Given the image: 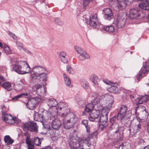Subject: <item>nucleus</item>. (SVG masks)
<instances>
[{
  "label": "nucleus",
  "mask_w": 149,
  "mask_h": 149,
  "mask_svg": "<svg viewBox=\"0 0 149 149\" xmlns=\"http://www.w3.org/2000/svg\"><path fill=\"white\" fill-rule=\"evenodd\" d=\"M114 100V97L112 96L105 94L100 96L97 100V104H102L101 108H100L99 110H101L102 115L99 120L100 123V127L102 130L106 129L108 124V113L111 108Z\"/></svg>",
  "instance_id": "nucleus-1"
},
{
  "label": "nucleus",
  "mask_w": 149,
  "mask_h": 149,
  "mask_svg": "<svg viewBox=\"0 0 149 149\" xmlns=\"http://www.w3.org/2000/svg\"><path fill=\"white\" fill-rule=\"evenodd\" d=\"M70 119L64 118L63 120L64 127L66 129H69L72 128L76 123V118L75 116L72 113L69 115Z\"/></svg>",
  "instance_id": "nucleus-2"
},
{
  "label": "nucleus",
  "mask_w": 149,
  "mask_h": 149,
  "mask_svg": "<svg viewBox=\"0 0 149 149\" xmlns=\"http://www.w3.org/2000/svg\"><path fill=\"white\" fill-rule=\"evenodd\" d=\"M84 142V140L78 137L72 136L70 138L69 143L71 149H80V146Z\"/></svg>",
  "instance_id": "nucleus-3"
},
{
  "label": "nucleus",
  "mask_w": 149,
  "mask_h": 149,
  "mask_svg": "<svg viewBox=\"0 0 149 149\" xmlns=\"http://www.w3.org/2000/svg\"><path fill=\"white\" fill-rule=\"evenodd\" d=\"M133 127L129 129L130 136H132L139 132L141 128V125L140 122L137 119L134 120L131 122Z\"/></svg>",
  "instance_id": "nucleus-4"
},
{
  "label": "nucleus",
  "mask_w": 149,
  "mask_h": 149,
  "mask_svg": "<svg viewBox=\"0 0 149 149\" xmlns=\"http://www.w3.org/2000/svg\"><path fill=\"white\" fill-rule=\"evenodd\" d=\"M45 72H46V70L44 68L38 66L33 68L30 73L32 78L35 79H38L39 75Z\"/></svg>",
  "instance_id": "nucleus-5"
},
{
  "label": "nucleus",
  "mask_w": 149,
  "mask_h": 149,
  "mask_svg": "<svg viewBox=\"0 0 149 149\" xmlns=\"http://www.w3.org/2000/svg\"><path fill=\"white\" fill-rule=\"evenodd\" d=\"M22 128L25 131L28 130L32 132H38L37 124L34 122H29L24 124L22 125Z\"/></svg>",
  "instance_id": "nucleus-6"
},
{
  "label": "nucleus",
  "mask_w": 149,
  "mask_h": 149,
  "mask_svg": "<svg viewBox=\"0 0 149 149\" xmlns=\"http://www.w3.org/2000/svg\"><path fill=\"white\" fill-rule=\"evenodd\" d=\"M126 19L124 15L121 14H118L115 22L117 27L119 28H123L125 24Z\"/></svg>",
  "instance_id": "nucleus-7"
},
{
  "label": "nucleus",
  "mask_w": 149,
  "mask_h": 149,
  "mask_svg": "<svg viewBox=\"0 0 149 149\" xmlns=\"http://www.w3.org/2000/svg\"><path fill=\"white\" fill-rule=\"evenodd\" d=\"M132 115L131 112L128 111L127 115L124 116H121L120 118H117L118 120H120L122 124L127 127H129L130 126L131 121L129 119Z\"/></svg>",
  "instance_id": "nucleus-8"
},
{
  "label": "nucleus",
  "mask_w": 149,
  "mask_h": 149,
  "mask_svg": "<svg viewBox=\"0 0 149 149\" xmlns=\"http://www.w3.org/2000/svg\"><path fill=\"white\" fill-rule=\"evenodd\" d=\"M86 22L89 24L92 27L94 28L96 27L98 23L97 15L95 14L91 15L90 17L89 20H86Z\"/></svg>",
  "instance_id": "nucleus-9"
},
{
  "label": "nucleus",
  "mask_w": 149,
  "mask_h": 149,
  "mask_svg": "<svg viewBox=\"0 0 149 149\" xmlns=\"http://www.w3.org/2000/svg\"><path fill=\"white\" fill-rule=\"evenodd\" d=\"M55 116L51 115L49 116L50 120H52V127L55 130L58 129L61 126L62 124L60 120L58 118H56Z\"/></svg>",
  "instance_id": "nucleus-10"
},
{
  "label": "nucleus",
  "mask_w": 149,
  "mask_h": 149,
  "mask_svg": "<svg viewBox=\"0 0 149 149\" xmlns=\"http://www.w3.org/2000/svg\"><path fill=\"white\" fill-rule=\"evenodd\" d=\"M95 143V142L94 141L93 138L89 139V140L87 142H85L84 140L83 142L81 144L80 149H90V146L91 145H94Z\"/></svg>",
  "instance_id": "nucleus-11"
},
{
  "label": "nucleus",
  "mask_w": 149,
  "mask_h": 149,
  "mask_svg": "<svg viewBox=\"0 0 149 149\" xmlns=\"http://www.w3.org/2000/svg\"><path fill=\"white\" fill-rule=\"evenodd\" d=\"M3 120L7 123L13 124L15 123L16 118L13 117L11 115L6 114L3 116Z\"/></svg>",
  "instance_id": "nucleus-12"
},
{
  "label": "nucleus",
  "mask_w": 149,
  "mask_h": 149,
  "mask_svg": "<svg viewBox=\"0 0 149 149\" xmlns=\"http://www.w3.org/2000/svg\"><path fill=\"white\" fill-rule=\"evenodd\" d=\"M139 11L137 8L131 9L130 11L129 16L131 19H140Z\"/></svg>",
  "instance_id": "nucleus-13"
},
{
  "label": "nucleus",
  "mask_w": 149,
  "mask_h": 149,
  "mask_svg": "<svg viewBox=\"0 0 149 149\" xmlns=\"http://www.w3.org/2000/svg\"><path fill=\"white\" fill-rule=\"evenodd\" d=\"M22 63L23 66L22 67L21 74H24L30 72V67L28 63L25 61H22Z\"/></svg>",
  "instance_id": "nucleus-14"
},
{
  "label": "nucleus",
  "mask_w": 149,
  "mask_h": 149,
  "mask_svg": "<svg viewBox=\"0 0 149 149\" xmlns=\"http://www.w3.org/2000/svg\"><path fill=\"white\" fill-rule=\"evenodd\" d=\"M100 114V112L99 110H93L90 113L89 119L90 120L93 121L97 118Z\"/></svg>",
  "instance_id": "nucleus-15"
},
{
  "label": "nucleus",
  "mask_w": 149,
  "mask_h": 149,
  "mask_svg": "<svg viewBox=\"0 0 149 149\" xmlns=\"http://www.w3.org/2000/svg\"><path fill=\"white\" fill-rule=\"evenodd\" d=\"M104 14V18L105 19L110 20L113 17V13L110 8H106L103 10Z\"/></svg>",
  "instance_id": "nucleus-16"
},
{
  "label": "nucleus",
  "mask_w": 149,
  "mask_h": 149,
  "mask_svg": "<svg viewBox=\"0 0 149 149\" xmlns=\"http://www.w3.org/2000/svg\"><path fill=\"white\" fill-rule=\"evenodd\" d=\"M127 107L125 105H122L120 108V111L117 115V118H120L121 116H124L127 115Z\"/></svg>",
  "instance_id": "nucleus-17"
},
{
  "label": "nucleus",
  "mask_w": 149,
  "mask_h": 149,
  "mask_svg": "<svg viewBox=\"0 0 149 149\" xmlns=\"http://www.w3.org/2000/svg\"><path fill=\"white\" fill-rule=\"evenodd\" d=\"M22 61L16 62L15 64L12 65V70L19 74H21Z\"/></svg>",
  "instance_id": "nucleus-18"
},
{
  "label": "nucleus",
  "mask_w": 149,
  "mask_h": 149,
  "mask_svg": "<svg viewBox=\"0 0 149 149\" xmlns=\"http://www.w3.org/2000/svg\"><path fill=\"white\" fill-rule=\"evenodd\" d=\"M149 96L148 95L142 96L136 98V100L138 102L136 104L138 105L139 104H142L143 103L146 102L149 100Z\"/></svg>",
  "instance_id": "nucleus-19"
},
{
  "label": "nucleus",
  "mask_w": 149,
  "mask_h": 149,
  "mask_svg": "<svg viewBox=\"0 0 149 149\" xmlns=\"http://www.w3.org/2000/svg\"><path fill=\"white\" fill-rule=\"evenodd\" d=\"M143 2L139 4V6L146 10H149V0H143Z\"/></svg>",
  "instance_id": "nucleus-20"
},
{
  "label": "nucleus",
  "mask_w": 149,
  "mask_h": 149,
  "mask_svg": "<svg viewBox=\"0 0 149 149\" xmlns=\"http://www.w3.org/2000/svg\"><path fill=\"white\" fill-rule=\"evenodd\" d=\"M78 56L79 59L80 61H83L86 59H88L90 58V56L89 54L85 51L79 54Z\"/></svg>",
  "instance_id": "nucleus-21"
},
{
  "label": "nucleus",
  "mask_w": 149,
  "mask_h": 149,
  "mask_svg": "<svg viewBox=\"0 0 149 149\" xmlns=\"http://www.w3.org/2000/svg\"><path fill=\"white\" fill-rule=\"evenodd\" d=\"M59 58L61 61L64 63H67L68 62V60L66 58V54L64 52H60L59 54Z\"/></svg>",
  "instance_id": "nucleus-22"
},
{
  "label": "nucleus",
  "mask_w": 149,
  "mask_h": 149,
  "mask_svg": "<svg viewBox=\"0 0 149 149\" xmlns=\"http://www.w3.org/2000/svg\"><path fill=\"white\" fill-rule=\"evenodd\" d=\"M115 30L114 27L112 25L110 26H105L102 28V30L103 31H105L109 33L113 32Z\"/></svg>",
  "instance_id": "nucleus-23"
},
{
  "label": "nucleus",
  "mask_w": 149,
  "mask_h": 149,
  "mask_svg": "<svg viewBox=\"0 0 149 149\" xmlns=\"http://www.w3.org/2000/svg\"><path fill=\"white\" fill-rule=\"evenodd\" d=\"M149 71V61H147L144 64L143 66L141 68V71L143 74H145Z\"/></svg>",
  "instance_id": "nucleus-24"
},
{
  "label": "nucleus",
  "mask_w": 149,
  "mask_h": 149,
  "mask_svg": "<svg viewBox=\"0 0 149 149\" xmlns=\"http://www.w3.org/2000/svg\"><path fill=\"white\" fill-rule=\"evenodd\" d=\"M37 104L34 103L29 98L26 105L29 109L33 110L34 109Z\"/></svg>",
  "instance_id": "nucleus-25"
},
{
  "label": "nucleus",
  "mask_w": 149,
  "mask_h": 149,
  "mask_svg": "<svg viewBox=\"0 0 149 149\" xmlns=\"http://www.w3.org/2000/svg\"><path fill=\"white\" fill-rule=\"evenodd\" d=\"M118 129V125L117 123H112L109 127V130H113V131H115V134H117Z\"/></svg>",
  "instance_id": "nucleus-26"
},
{
  "label": "nucleus",
  "mask_w": 149,
  "mask_h": 149,
  "mask_svg": "<svg viewBox=\"0 0 149 149\" xmlns=\"http://www.w3.org/2000/svg\"><path fill=\"white\" fill-rule=\"evenodd\" d=\"M29 97L34 103L37 104L38 102H41V98L39 96L35 97H31L29 94L28 96Z\"/></svg>",
  "instance_id": "nucleus-27"
},
{
  "label": "nucleus",
  "mask_w": 149,
  "mask_h": 149,
  "mask_svg": "<svg viewBox=\"0 0 149 149\" xmlns=\"http://www.w3.org/2000/svg\"><path fill=\"white\" fill-rule=\"evenodd\" d=\"M48 105L50 107H55L57 104L56 100L53 98L49 99L47 102Z\"/></svg>",
  "instance_id": "nucleus-28"
},
{
  "label": "nucleus",
  "mask_w": 149,
  "mask_h": 149,
  "mask_svg": "<svg viewBox=\"0 0 149 149\" xmlns=\"http://www.w3.org/2000/svg\"><path fill=\"white\" fill-rule=\"evenodd\" d=\"M115 86H111V87L109 88L108 91L111 93H118V89L116 86L117 84H115Z\"/></svg>",
  "instance_id": "nucleus-29"
},
{
  "label": "nucleus",
  "mask_w": 149,
  "mask_h": 149,
  "mask_svg": "<svg viewBox=\"0 0 149 149\" xmlns=\"http://www.w3.org/2000/svg\"><path fill=\"white\" fill-rule=\"evenodd\" d=\"M1 86L8 91H10L12 89L10 83L9 82H5L1 84Z\"/></svg>",
  "instance_id": "nucleus-30"
},
{
  "label": "nucleus",
  "mask_w": 149,
  "mask_h": 149,
  "mask_svg": "<svg viewBox=\"0 0 149 149\" xmlns=\"http://www.w3.org/2000/svg\"><path fill=\"white\" fill-rule=\"evenodd\" d=\"M25 136L26 138V143L27 145L33 144V143L31 142V139L30 138V135L27 132H26L24 133Z\"/></svg>",
  "instance_id": "nucleus-31"
},
{
  "label": "nucleus",
  "mask_w": 149,
  "mask_h": 149,
  "mask_svg": "<svg viewBox=\"0 0 149 149\" xmlns=\"http://www.w3.org/2000/svg\"><path fill=\"white\" fill-rule=\"evenodd\" d=\"M5 142L8 145L11 144L14 141L9 136L7 135L4 138Z\"/></svg>",
  "instance_id": "nucleus-32"
},
{
  "label": "nucleus",
  "mask_w": 149,
  "mask_h": 149,
  "mask_svg": "<svg viewBox=\"0 0 149 149\" xmlns=\"http://www.w3.org/2000/svg\"><path fill=\"white\" fill-rule=\"evenodd\" d=\"M41 74L38 76V78H39L40 81H47V71Z\"/></svg>",
  "instance_id": "nucleus-33"
},
{
  "label": "nucleus",
  "mask_w": 149,
  "mask_h": 149,
  "mask_svg": "<svg viewBox=\"0 0 149 149\" xmlns=\"http://www.w3.org/2000/svg\"><path fill=\"white\" fill-rule=\"evenodd\" d=\"M68 106V104L64 102H60L58 104V109L60 110H65V108Z\"/></svg>",
  "instance_id": "nucleus-34"
},
{
  "label": "nucleus",
  "mask_w": 149,
  "mask_h": 149,
  "mask_svg": "<svg viewBox=\"0 0 149 149\" xmlns=\"http://www.w3.org/2000/svg\"><path fill=\"white\" fill-rule=\"evenodd\" d=\"M36 92L38 95L40 96H43L46 95V91L44 88L38 89Z\"/></svg>",
  "instance_id": "nucleus-35"
},
{
  "label": "nucleus",
  "mask_w": 149,
  "mask_h": 149,
  "mask_svg": "<svg viewBox=\"0 0 149 149\" xmlns=\"http://www.w3.org/2000/svg\"><path fill=\"white\" fill-rule=\"evenodd\" d=\"M34 119H36V120L40 121L43 120L44 119V116L41 114L36 113L34 115Z\"/></svg>",
  "instance_id": "nucleus-36"
},
{
  "label": "nucleus",
  "mask_w": 149,
  "mask_h": 149,
  "mask_svg": "<svg viewBox=\"0 0 149 149\" xmlns=\"http://www.w3.org/2000/svg\"><path fill=\"white\" fill-rule=\"evenodd\" d=\"M61 111H62L61 115L63 117L66 116L70 111L68 106L65 108L64 110H61Z\"/></svg>",
  "instance_id": "nucleus-37"
},
{
  "label": "nucleus",
  "mask_w": 149,
  "mask_h": 149,
  "mask_svg": "<svg viewBox=\"0 0 149 149\" xmlns=\"http://www.w3.org/2000/svg\"><path fill=\"white\" fill-rule=\"evenodd\" d=\"M94 107V105L91 103H88L86 106L85 110L86 111H90Z\"/></svg>",
  "instance_id": "nucleus-38"
},
{
  "label": "nucleus",
  "mask_w": 149,
  "mask_h": 149,
  "mask_svg": "<svg viewBox=\"0 0 149 149\" xmlns=\"http://www.w3.org/2000/svg\"><path fill=\"white\" fill-rule=\"evenodd\" d=\"M64 77L65 83L67 86H69L71 84V81L69 78L67 77V75L65 74H63Z\"/></svg>",
  "instance_id": "nucleus-39"
},
{
  "label": "nucleus",
  "mask_w": 149,
  "mask_h": 149,
  "mask_svg": "<svg viewBox=\"0 0 149 149\" xmlns=\"http://www.w3.org/2000/svg\"><path fill=\"white\" fill-rule=\"evenodd\" d=\"M29 95L28 93H22L17 96H15V97H13L12 99V100L15 101L17 100L19 98H20V97H23L24 96H28Z\"/></svg>",
  "instance_id": "nucleus-40"
},
{
  "label": "nucleus",
  "mask_w": 149,
  "mask_h": 149,
  "mask_svg": "<svg viewBox=\"0 0 149 149\" xmlns=\"http://www.w3.org/2000/svg\"><path fill=\"white\" fill-rule=\"evenodd\" d=\"M88 121L87 120H83L81 123V124L85 126L87 132L90 131V128L88 126Z\"/></svg>",
  "instance_id": "nucleus-41"
},
{
  "label": "nucleus",
  "mask_w": 149,
  "mask_h": 149,
  "mask_svg": "<svg viewBox=\"0 0 149 149\" xmlns=\"http://www.w3.org/2000/svg\"><path fill=\"white\" fill-rule=\"evenodd\" d=\"M91 80L96 85H98L99 80L97 77L95 75L93 76Z\"/></svg>",
  "instance_id": "nucleus-42"
},
{
  "label": "nucleus",
  "mask_w": 149,
  "mask_h": 149,
  "mask_svg": "<svg viewBox=\"0 0 149 149\" xmlns=\"http://www.w3.org/2000/svg\"><path fill=\"white\" fill-rule=\"evenodd\" d=\"M81 84L84 88L85 89H88L89 88V84L86 81H81Z\"/></svg>",
  "instance_id": "nucleus-43"
},
{
  "label": "nucleus",
  "mask_w": 149,
  "mask_h": 149,
  "mask_svg": "<svg viewBox=\"0 0 149 149\" xmlns=\"http://www.w3.org/2000/svg\"><path fill=\"white\" fill-rule=\"evenodd\" d=\"M4 50L5 53L7 54H9L11 53V51L9 47L6 44L4 45Z\"/></svg>",
  "instance_id": "nucleus-44"
},
{
  "label": "nucleus",
  "mask_w": 149,
  "mask_h": 149,
  "mask_svg": "<svg viewBox=\"0 0 149 149\" xmlns=\"http://www.w3.org/2000/svg\"><path fill=\"white\" fill-rule=\"evenodd\" d=\"M125 3L123 2L118 1V4L117 7L120 10H121L124 8L125 7Z\"/></svg>",
  "instance_id": "nucleus-45"
},
{
  "label": "nucleus",
  "mask_w": 149,
  "mask_h": 149,
  "mask_svg": "<svg viewBox=\"0 0 149 149\" xmlns=\"http://www.w3.org/2000/svg\"><path fill=\"white\" fill-rule=\"evenodd\" d=\"M34 142L35 144L36 145L38 146L41 143V139L37 137H35L34 138Z\"/></svg>",
  "instance_id": "nucleus-46"
},
{
  "label": "nucleus",
  "mask_w": 149,
  "mask_h": 149,
  "mask_svg": "<svg viewBox=\"0 0 149 149\" xmlns=\"http://www.w3.org/2000/svg\"><path fill=\"white\" fill-rule=\"evenodd\" d=\"M67 70L71 74H73L74 73V71L73 68H72L70 65H68L67 67Z\"/></svg>",
  "instance_id": "nucleus-47"
},
{
  "label": "nucleus",
  "mask_w": 149,
  "mask_h": 149,
  "mask_svg": "<svg viewBox=\"0 0 149 149\" xmlns=\"http://www.w3.org/2000/svg\"><path fill=\"white\" fill-rule=\"evenodd\" d=\"M74 49L77 53L79 54H81L83 52L85 51L84 50L82 49L81 48L77 46L74 47Z\"/></svg>",
  "instance_id": "nucleus-48"
},
{
  "label": "nucleus",
  "mask_w": 149,
  "mask_h": 149,
  "mask_svg": "<svg viewBox=\"0 0 149 149\" xmlns=\"http://www.w3.org/2000/svg\"><path fill=\"white\" fill-rule=\"evenodd\" d=\"M42 88L40 84L36 85L33 86V90L36 91V92L38 91V89H40Z\"/></svg>",
  "instance_id": "nucleus-49"
},
{
  "label": "nucleus",
  "mask_w": 149,
  "mask_h": 149,
  "mask_svg": "<svg viewBox=\"0 0 149 149\" xmlns=\"http://www.w3.org/2000/svg\"><path fill=\"white\" fill-rule=\"evenodd\" d=\"M115 134H112L111 135H110L107 138L108 140H112L113 139H115L116 138H117L118 136V134H115V133H114Z\"/></svg>",
  "instance_id": "nucleus-50"
},
{
  "label": "nucleus",
  "mask_w": 149,
  "mask_h": 149,
  "mask_svg": "<svg viewBox=\"0 0 149 149\" xmlns=\"http://www.w3.org/2000/svg\"><path fill=\"white\" fill-rule=\"evenodd\" d=\"M124 130L125 128L123 127H118V132H117L118 135V133L123 134Z\"/></svg>",
  "instance_id": "nucleus-51"
},
{
  "label": "nucleus",
  "mask_w": 149,
  "mask_h": 149,
  "mask_svg": "<svg viewBox=\"0 0 149 149\" xmlns=\"http://www.w3.org/2000/svg\"><path fill=\"white\" fill-rule=\"evenodd\" d=\"M91 1H89L88 0H83V6L84 7H86L87 6L90 2Z\"/></svg>",
  "instance_id": "nucleus-52"
},
{
  "label": "nucleus",
  "mask_w": 149,
  "mask_h": 149,
  "mask_svg": "<svg viewBox=\"0 0 149 149\" xmlns=\"http://www.w3.org/2000/svg\"><path fill=\"white\" fill-rule=\"evenodd\" d=\"M15 88H16V90L17 91H19L22 89V85L20 84L16 85L15 86Z\"/></svg>",
  "instance_id": "nucleus-53"
},
{
  "label": "nucleus",
  "mask_w": 149,
  "mask_h": 149,
  "mask_svg": "<svg viewBox=\"0 0 149 149\" xmlns=\"http://www.w3.org/2000/svg\"><path fill=\"white\" fill-rule=\"evenodd\" d=\"M55 22L59 25H62V23L60 20V19L58 18L56 19L55 20Z\"/></svg>",
  "instance_id": "nucleus-54"
},
{
  "label": "nucleus",
  "mask_w": 149,
  "mask_h": 149,
  "mask_svg": "<svg viewBox=\"0 0 149 149\" xmlns=\"http://www.w3.org/2000/svg\"><path fill=\"white\" fill-rule=\"evenodd\" d=\"M125 3L127 5H130L133 0H124Z\"/></svg>",
  "instance_id": "nucleus-55"
},
{
  "label": "nucleus",
  "mask_w": 149,
  "mask_h": 149,
  "mask_svg": "<svg viewBox=\"0 0 149 149\" xmlns=\"http://www.w3.org/2000/svg\"><path fill=\"white\" fill-rule=\"evenodd\" d=\"M145 143V141L143 140L142 139H140L138 141V144L139 145H144Z\"/></svg>",
  "instance_id": "nucleus-56"
},
{
  "label": "nucleus",
  "mask_w": 149,
  "mask_h": 149,
  "mask_svg": "<svg viewBox=\"0 0 149 149\" xmlns=\"http://www.w3.org/2000/svg\"><path fill=\"white\" fill-rule=\"evenodd\" d=\"M9 34L10 36L12 37L14 39L16 40L17 39V36L11 32H9Z\"/></svg>",
  "instance_id": "nucleus-57"
},
{
  "label": "nucleus",
  "mask_w": 149,
  "mask_h": 149,
  "mask_svg": "<svg viewBox=\"0 0 149 149\" xmlns=\"http://www.w3.org/2000/svg\"><path fill=\"white\" fill-rule=\"evenodd\" d=\"M92 97L94 98V100H95L97 99L98 95L96 93H93L92 95Z\"/></svg>",
  "instance_id": "nucleus-58"
},
{
  "label": "nucleus",
  "mask_w": 149,
  "mask_h": 149,
  "mask_svg": "<svg viewBox=\"0 0 149 149\" xmlns=\"http://www.w3.org/2000/svg\"><path fill=\"white\" fill-rule=\"evenodd\" d=\"M17 44L18 47H21V48H22L24 50L25 48L23 47V44L22 43H20L18 42H17Z\"/></svg>",
  "instance_id": "nucleus-59"
},
{
  "label": "nucleus",
  "mask_w": 149,
  "mask_h": 149,
  "mask_svg": "<svg viewBox=\"0 0 149 149\" xmlns=\"http://www.w3.org/2000/svg\"><path fill=\"white\" fill-rule=\"evenodd\" d=\"M116 119V118L115 116L111 118L110 119V122L111 123H117L116 122H115Z\"/></svg>",
  "instance_id": "nucleus-60"
},
{
  "label": "nucleus",
  "mask_w": 149,
  "mask_h": 149,
  "mask_svg": "<svg viewBox=\"0 0 149 149\" xmlns=\"http://www.w3.org/2000/svg\"><path fill=\"white\" fill-rule=\"evenodd\" d=\"M28 147V149H34V146L33 144L27 145Z\"/></svg>",
  "instance_id": "nucleus-61"
},
{
  "label": "nucleus",
  "mask_w": 149,
  "mask_h": 149,
  "mask_svg": "<svg viewBox=\"0 0 149 149\" xmlns=\"http://www.w3.org/2000/svg\"><path fill=\"white\" fill-rule=\"evenodd\" d=\"M103 81L108 85L111 84V81L107 80H103Z\"/></svg>",
  "instance_id": "nucleus-62"
},
{
  "label": "nucleus",
  "mask_w": 149,
  "mask_h": 149,
  "mask_svg": "<svg viewBox=\"0 0 149 149\" xmlns=\"http://www.w3.org/2000/svg\"><path fill=\"white\" fill-rule=\"evenodd\" d=\"M4 81L3 77L1 75H0V85H1V83Z\"/></svg>",
  "instance_id": "nucleus-63"
},
{
  "label": "nucleus",
  "mask_w": 149,
  "mask_h": 149,
  "mask_svg": "<svg viewBox=\"0 0 149 149\" xmlns=\"http://www.w3.org/2000/svg\"><path fill=\"white\" fill-rule=\"evenodd\" d=\"M147 132L149 133V121L147 123Z\"/></svg>",
  "instance_id": "nucleus-64"
}]
</instances>
